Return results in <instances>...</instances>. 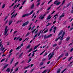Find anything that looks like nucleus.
<instances>
[{"mask_svg": "<svg viewBox=\"0 0 73 73\" xmlns=\"http://www.w3.org/2000/svg\"><path fill=\"white\" fill-rule=\"evenodd\" d=\"M5 49V48L4 47L3 48V45H2L1 48L0 49V50H1L2 51H3Z\"/></svg>", "mask_w": 73, "mask_h": 73, "instance_id": "0eeeda50", "label": "nucleus"}, {"mask_svg": "<svg viewBox=\"0 0 73 73\" xmlns=\"http://www.w3.org/2000/svg\"><path fill=\"white\" fill-rule=\"evenodd\" d=\"M61 3L60 2H58V0H56L54 2V4H56V5H58Z\"/></svg>", "mask_w": 73, "mask_h": 73, "instance_id": "f03ea898", "label": "nucleus"}, {"mask_svg": "<svg viewBox=\"0 0 73 73\" xmlns=\"http://www.w3.org/2000/svg\"><path fill=\"white\" fill-rule=\"evenodd\" d=\"M48 36H46V35H45L44 36V40H45L46 38H47Z\"/></svg>", "mask_w": 73, "mask_h": 73, "instance_id": "a211bd4d", "label": "nucleus"}, {"mask_svg": "<svg viewBox=\"0 0 73 73\" xmlns=\"http://www.w3.org/2000/svg\"><path fill=\"white\" fill-rule=\"evenodd\" d=\"M70 4H71V3H69L68 4H67V7H69Z\"/></svg>", "mask_w": 73, "mask_h": 73, "instance_id": "f704fd0d", "label": "nucleus"}, {"mask_svg": "<svg viewBox=\"0 0 73 73\" xmlns=\"http://www.w3.org/2000/svg\"><path fill=\"white\" fill-rule=\"evenodd\" d=\"M62 32H63V30H62L59 33V34H58V37H59V36H60L61 34H62Z\"/></svg>", "mask_w": 73, "mask_h": 73, "instance_id": "6e6552de", "label": "nucleus"}, {"mask_svg": "<svg viewBox=\"0 0 73 73\" xmlns=\"http://www.w3.org/2000/svg\"><path fill=\"white\" fill-rule=\"evenodd\" d=\"M30 34V33H28L26 35V36H28Z\"/></svg>", "mask_w": 73, "mask_h": 73, "instance_id": "c03bdc74", "label": "nucleus"}, {"mask_svg": "<svg viewBox=\"0 0 73 73\" xmlns=\"http://www.w3.org/2000/svg\"><path fill=\"white\" fill-rule=\"evenodd\" d=\"M18 63H19V62H17V63H16L15 65V66H16V65H17V64H18Z\"/></svg>", "mask_w": 73, "mask_h": 73, "instance_id": "37998d69", "label": "nucleus"}, {"mask_svg": "<svg viewBox=\"0 0 73 73\" xmlns=\"http://www.w3.org/2000/svg\"><path fill=\"white\" fill-rule=\"evenodd\" d=\"M48 31V29H47L46 31H45L44 33H45L46 32H47Z\"/></svg>", "mask_w": 73, "mask_h": 73, "instance_id": "4c0bfd02", "label": "nucleus"}, {"mask_svg": "<svg viewBox=\"0 0 73 73\" xmlns=\"http://www.w3.org/2000/svg\"><path fill=\"white\" fill-rule=\"evenodd\" d=\"M20 5V3H19L17 5L16 8H17V7H19V6Z\"/></svg>", "mask_w": 73, "mask_h": 73, "instance_id": "4d7b16f0", "label": "nucleus"}, {"mask_svg": "<svg viewBox=\"0 0 73 73\" xmlns=\"http://www.w3.org/2000/svg\"><path fill=\"white\" fill-rule=\"evenodd\" d=\"M66 70V68H65V69H64V70L62 72H61L60 73H63Z\"/></svg>", "mask_w": 73, "mask_h": 73, "instance_id": "cd10ccee", "label": "nucleus"}, {"mask_svg": "<svg viewBox=\"0 0 73 73\" xmlns=\"http://www.w3.org/2000/svg\"><path fill=\"white\" fill-rule=\"evenodd\" d=\"M40 3H38L37 4V5L36 6H38V5H40Z\"/></svg>", "mask_w": 73, "mask_h": 73, "instance_id": "774afa93", "label": "nucleus"}, {"mask_svg": "<svg viewBox=\"0 0 73 73\" xmlns=\"http://www.w3.org/2000/svg\"><path fill=\"white\" fill-rule=\"evenodd\" d=\"M5 58L1 60V62H3V61H5Z\"/></svg>", "mask_w": 73, "mask_h": 73, "instance_id": "473e14b6", "label": "nucleus"}, {"mask_svg": "<svg viewBox=\"0 0 73 73\" xmlns=\"http://www.w3.org/2000/svg\"><path fill=\"white\" fill-rule=\"evenodd\" d=\"M44 15H40L39 18L41 20H42V19H44Z\"/></svg>", "mask_w": 73, "mask_h": 73, "instance_id": "1a4fd4ad", "label": "nucleus"}, {"mask_svg": "<svg viewBox=\"0 0 73 73\" xmlns=\"http://www.w3.org/2000/svg\"><path fill=\"white\" fill-rule=\"evenodd\" d=\"M35 13H34L32 17V18H33L34 17V16H35Z\"/></svg>", "mask_w": 73, "mask_h": 73, "instance_id": "338daca9", "label": "nucleus"}, {"mask_svg": "<svg viewBox=\"0 0 73 73\" xmlns=\"http://www.w3.org/2000/svg\"><path fill=\"white\" fill-rule=\"evenodd\" d=\"M52 35L53 34H50L49 35L47 36V38H49V37H51V36H52Z\"/></svg>", "mask_w": 73, "mask_h": 73, "instance_id": "aec40b11", "label": "nucleus"}, {"mask_svg": "<svg viewBox=\"0 0 73 73\" xmlns=\"http://www.w3.org/2000/svg\"><path fill=\"white\" fill-rule=\"evenodd\" d=\"M56 28H57V27H55L54 28V30H55V31L56 30Z\"/></svg>", "mask_w": 73, "mask_h": 73, "instance_id": "680f3d73", "label": "nucleus"}, {"mask_svg": "<svg viewBox=\"0 0 73 73\" xmlns=\"http://www.w3.org/2000/svg\"><path fill=\"white\" fill-rule=\"evenodd\" d=\"M64 56V54H62L60 55V56H59V57L58 58V60L60 59L61 57H63Z\"/></svg>", "mask_w": 73, "mask_h": 73, "instance_id": "9b49d317", "label": "nucleus"}, {"mask_svg": "<svg viewBox=\"0 0 73 73\" xmlns=\"http://www.w3.org/2000/svg\"><path fill=\"white\" fill-rule=\"evenodd\" d=\"M65 0H64L63 1L62 5H63V4L65 3Z\"/></svg>", "mask_w": 73, "mask_h": 73, "instance_id": "2f4dec72", "label": "nucleus"}, {"mask_svg": "<svg viewBox=\"0 0 73 73\" xmlns=\"http://www.w3.org/2000/svg\"><path fill=\"white\" fill-rule=\"evenodd\" d=\"M13 51V50L12 49H11V50H10L9 53H12V52Z\"/></svg>", "mask_w": 73, "mask_h": 73, "instance_id": "6e6d98bb", "label": "nucleus"}, {"mask_svg": "<svg viewBox=\"0 0 73 73\" xmlns=\"http://www.w3.org/2000/svg\"><path fill=\"white\" fill-rule=\"evenodd\" d=\"M44 64V62H42L40 63V65H42Z\"/></svg>", "mask_w": 73, "mask_h": 73, "instance_id": "58836bf2", "label": "nucleus"}, {"mask_svg": "<svg viewBox=\"0 0 73 73\" xmlns=\"http://www.w3.org/2000/svg\"><path fill=\"white\" fill-rule=\"evenodd\" d=\"M50 8H51V7H49L48 8V9H47V11H49V9H50Z\"/></svg>", "mask_w": 73, "mask_h": 73, "instance_id": "69168bd1", "label": "nucleus"}, {"mask_svg": "<svg viewBox=\"0 0 73 73\" xmlns=\"http://www.w3.org/2000/svg\"><path fill=\"white\" fill-rule=\"evenodd\" d=\"M45 29H46V28L44 29V30L43 31H42H42H41V33H43V32H44V31H45Z\"/></svg>", "mask_w": 73, "mask_h": 73, "instance_id": "de8ad7c7", "label": "nucleus"}, {"mask_svg": "<svg viewBox=\"0 0 73 73\" xmlns=\"http://www.w3.org/2000/svg\"><path fill=\"white\" fill-rule=\"evenodd\" d=\"M51 54H52V55L50 56L48 58L49 60H50V59H51V58L53 57V55H54V52H52V54L51 53H50L48 56V57H49V56H50V55H51Z\"/></svg>", "mask_w": 73, "mask_h": 73, "instance_id": "7ed1b4c3", "label": "nucleus"}, {"mask_svg": "<svg viewBox=\"0 0 73 73\" xmlns=\"http://www.w3.org/2000/svg\"><path fill=\"white\" fill-rule=\"evenodd\" d=\"M25 2H26V0L24 1L22 3V5L24 4V3H25Z\"/></svg>", "mask_w": 73, "mask_h": 73, "instance_id": "c9c22d12", "label": "nucleus"}, {"mask_svg": "<svg viewBox=\"0 0 73 73\" xmlns=\"http://www.w3.org/2000/svg\"><path fill=\"white\" fill-rule=\"evenodd\" d=\"M23 8V6H21L19 8V9H21Z\"/></svg>", "mask_w": 73, "mask_h": 73, "instance_id": "052dcab7", "label": "nucleus"}, {"mask_svg": "<svg viewBox=\"0 0 73 73\" xmlns=\"http://www.w3.org/2000/svg\"><path fill=\"white\" fill-rule=\"evenodd\" d=\"M60 71H61V69H58L57 70V73H60Z\"/></svg>", "mask_w": 73, "mask_h": 73, "instance_id": "6ab92c4d", "label": "nucleus"}, {"mask_svg": "<svg viewBox=\"0 0 73 73\" xmlns=\"http://www.w3.org/2000/svg\"><path fill=\"white\" fill-rule=\"evenodd\" d=\"M30 48V45H29L27 47V48Z\"/></svg>", "mask_w": 73, "mask_h": 73, "instance_id": "e2e57ef3", "label": "nucleus"}, {"mask_svg": "<svg viewBox=\"0 0 73 73\" xmlns=\"http://www.w3.org/2000/svg\"><path fill=\"white\" fill-rule=\"evenodd\" d=\"M10 70H11V68H8L6 70V72H7L8 73L9 72H10Z\"/></svg>", "mask_w": 73, "mask_h": 73, "instance_id": "f8f14e48", "label": "nucleus"}, {"mask_svg": "<svg viewBox=\"0 0 73 73\" xmlns=\"http://www.w3.org/2000/svg\"><path fill=\"white\" fill-rule=\"evenodd\" d=\"M37 50H38L36 49V50L33 51V53H35V52H37Z\"/></svg>", "mask_w": 73, "mask_h": 73, "instance_id": "49530a36", "label": "nucleus"}, {"mask_svg": "<svg viewBox=\"0 0 73 73\" xmlns=\"http://www.w3.org/2000/svg\"><path fill=\"white\" fill-rule=\"evenodd\" d=\"M18 70H19V68H17L15 70V72H16V71H17Z\"/></svg>", "mask_w": 73, "mask_h": 73, "instance_id": "864d4df0", "label": "nucleus"}, {"mask_svg": "<svg viewBox=\"0 0 73 73\" xmlns=\"http://www.w3.org/2000/svg\"><path fill=\"white\" fill-rule=\"evenodd\" d=\"M41 32H42V30H40V33H38V35L37 36H40V33H41Z\"/></svg>", "mask_w": 73, "mask_h": 73, "instance_id": "7c9ffc66", "label": "nucleus"}, {"mask_svg": "<svg viewBox=\"0 0 73 73\" xmlns=\"http://www.w3.org/2000/svg\"><path fill=\"white\" fill-rule=\"evenodd\" d=\"M52 1V0H51L50 1H49L48 2V4H49L50 3H51V2Z\"/></svg>", "mask_w": 73, "mask_h": 73, "instance_id": "ea45409f", "label": "nucleus"}, {"mask_svg": "<svg viewBox=\"0 0 73 73\" xmlns=\"http://www.w3.org/2000/svg\"><path fill=\"white\" fill-rule=\"evenodd\" d=\"M47 70H45L44 71L42 72V73H46V72H47Z\"/></svg>", "mask_w": 73, "mask_h": 73, "instance_id": "bb28decb", "label": "nucleus"}, {"mask_svg": "<svg viewBox=\"0 0 73 73\" xmlns=\"http://www.w3.org/2000/svg\"><path fill=\"white\" fill-rule=\"evenodd\" d=\"M65 34V31H63L62 34V36L60 39V40H62L64 39V36Z\"/></svg>", "mask_w": 73, "mask_h": 73, "instance_id": "20e7f679", "label": "nucleus"}, {"mask_svg": "<svg viewBox=\"0 0 73 73\" xmlns=\"http://www.w3.org/2000/svg\"><path fill=\"white\" fill-rule=\"evenodd\" d=\"M13 22V21H12V20L10 21H9V25H11V23H12Z\"/></svg>", "mask_w": 73, "mask_h": 73, "instance_id": "5701e85b", "label": "nucleus"}, {"mask_svg": "<svg viewBox=\"0 0 73 73\" xmlns=\"http://www.w3.org/2000/svg\"><path fill=\"white\" fill-rule=\"evenodd\" d=\"M35 5V4L33 3L32 5L31 6V9H33V7H34V6Z\"/></svg>", "mask_w": 73, "mask_h": 73, "instance_id": "b1692460", "label": "nucleus"}, {"mask_svg": "<svg viewBox=\"0 0 73 73\" xmlns=\"http://www.w3.org/2000/svg\"><path fill=\"white\" fill-rule=\"evenodd\" d=\"M7 28H8V27L7 26H6L5 28L4 33L5 36L6 35H7Z\"/></svg>", "mask_w": 73, "mask_h": 73, "instance_id": "39448f33", "label": "nucleus"}, {"mask_svg": "<svg viewBox=\"0 0 73 73\" xmlns=\"http://www.w3.org/2000/svg\"><path fill=\"white\" fill-rule=\"evenodd\" d=\"M16 6H17V5H15V6L13 8V9H15L16 8Z\"/></svg>", "mask_w": 73, "mask_h": 73, "instance_id": "3c124183", "label": "nucleus"}, {"mask_svg": "<svg viewBox=\"0 0 73 73\" xmlns=\"http://www.w3.org/2000/svg\"><path fill=\"white\" fill-rule=\"evenodd\" d=\"M73 57L72 56L71 57L69 58V59L68 60V61H70L71 59H72V58Z\"/></svg>", "mask_w": 73, "mask_h": 73, "instance_id": "393cba45", "label": "nucleus"}, {"mask_svg": "<svg viewBox=\"0 0 73 73\" xmlns=\"http://www.w3.org/2000/svg\"><path fill=\"white\" fill-rule=\"evenodd\" d=\"M29 23V21H27L25 23H24L23 25H22V27H25V25H27Z\"/></svg>", "mask_w": 73, "mask_h": 73, "instance_id": "423d86ee", "label": "nucleus"}, {"mask_svg": "<svg viewBox=\"0 0 73 73\" xmlns=\"http://www.w3.org/2000/svg\"><path fill=\"white\" fill-rule=\"evenodd\" d=\"M73 48H72L71 49V50H70V52H73Z\"/></svg>", "mask_w": 73, "mask_h": 73, "instance_id": "13d9d810", "label": "nucleus"}, {"mask_svg": "<svg viewBox=\"0 0 73 73\" xmlns=\"http://www.w3.org/2000/svg\"><path fill=\"white\" fill-rule=\"evenodd\" d=\"M32 48H31L28 51V53H29V52H31V51H32Z\"/></svg>", "mask_w": 73, "mask_h": 73, "instance_id": "c756f323", "label": "nucleus"}, {"mask_svg": "<svg viewBox=\"0 0 73 73\" xmlns=\"http://www.w3.org/2000/svg\"><path fill=\"white\" fill-rule=\"evenodd\" d=\"M46 50H44V51L42 53H41L40 54V55H42V54L44 52H45V51Z\"/></svg>", "mask_w": 73, "mask_h": 73, "instance_id": "e433bc0d", "label": "nucleus"}, {"mask_svg": "<svg viewBox=\"0 0 73 73\" xmlns=\"http://www.w3.org/2000/svg\"><path fill=\"white\" fill-rule=\"evenodd\" d=\"M45 60H46V58H43L42 60V61L43 62L44 61H45Z\"/></svg>", "mask_w": 73, "mask_h": 73, "instance_id": "a19ab883", "label": "nucleus"}, {"mask_svg": "<svg viewBox=\"0 0 73 73\" xmlns=\"http://www.w3.org/2000/svg\"><path fill=\"white\" fill-rule=\"evenodd\" d=\"M64 16H65V13H63L61 15L60 17V18H62V17H64Z\"/></svg>", "mask_w": 73, "mask_h": 73, "instance_id": "9d476101", "label": "nucleus"}, {"mask_svg": "<svg viewBox=\"0 0 73 73\" xmlns=\"http://www.w3.org/2000/svg\"><path fill=\"white\" fill-rule=\"evenodd\" d=\"M70 39V37L69 36H68L66 38V41H69Z\"/></svg>", "mask_w": 73, "mask_h": 73, "instance_id": "412c9836", "label": "nucleus"}, {"mask_svg": "<svg viewBox=\"0 0 73 73\" xmlns=\"http://www.w3.org/2000/svg\"><path fill=\"white\" fill-rule=\"evenodd\" d=\"M13 17H15V14H13V15H12V16L11 17V19H12Z\"/></svg>", "mask_w": 73, "mask_h": 73, "instance_id": "a18cd8bd", "label": "nucleus"}, {"mask_svg": "<svg viewBox=\"0 0 73 73\" xmlns=\"http://www.w3.org/2000/svg\"><path fill=\"white\" fill-rule=\"evenodd\" d=\"M9 65V64H7L5 66H4L3 69H6V68H7V67Z\"/></svg>", "mask_w": 73, "mask_h": 73, "instance_id": "dca6fc26", "label": "nucleus"}, {"mask_svg": "<svg viewBox=\"0 0 73 73\" xmlns=\"http://www.w3.org/2000/svg\"><path fill=\"white\" fill-rule=\"evenodd\" d=\"M38 34V33L36 34L34 36V38L33 39V40H35V38H36V37H37V35Z\"/></svg>", "mask_w": 73, "mask_h": 73, "instance_id": "f3484780", "label": "nucleus"}, {"mask_svg": "<svg viewBox=\"0 0 73 73\" xmlns=\"http://www.w3.org/2000/svg\"><path fill=\"white\" fill-rule=\"evenodd\" d=\"M5 4H3L2 6V8H4V7H5Z\"/></svg>", "mask_w": 73, "mask_h": 73, "instance_id": "72a5a7b5", "label": "nucleus"}, {"mask_svg": "<svg viewBox=\"0 0 73 73\" xmlns=\"http://www.w3.org/2000/svg\"><path fill=\"white\" fill-rule=\"evenodd\" d=\"M68 53H67L65 54V56H68Z\"/></svg>", "mask_w": 73, "mask_h": 73, "instance_id": "09e8293b", "label": "nucleus"}, {"mask_svg": "<svg viewBox=\"0 0 73 73\" xmlns=\"http://www.w3.org/2000/svg\"><path fill=\"white\" fill-rule=\"evenodd\" d=\"M61 37V36H60L58 38H56V39L55 40V41H57L58 40V39H60V38Z\"/></svg>", "mask_w": 73, "mask_h": 73, "instance_id": "4be33fe9", "label": "nucleus"}, {"mask_svg": "<svg viewBox=\"0 0 73 73\" xmlns=\"http://www.w3.org/2000/svg\"><path fill=\"white\" fill-rule=\"evenodd\" d=\"M40 45V44H39L38 45H37V46H35V47H34V49H35H35H36V48H37V47H38V46Z\"/></svg>", "mask_w": 73, "mask_h": 73, "instance_id": "ddd939ff", "label": "nucleus"}, {"mask_svg": "<svg viewBox=\"0 0 73 73\" xmlns=\"http://www.w3.org/2000/svg\"><path fill=\"white\" fill-rule=\"evenodd\" d=\"M15 5V3H13L12 5H11V6H10L9 7V8H12V7H13V5Z\"/></svg>", "mask_w": 73, "mask_h": 73, "instance_id": "2eb2a0df", "label": "nucleus"}, {"mask_svg": "<svg viewBox=\"0 0 73 73\" xmlns=\"http://www.w3.org/2000/svg\"><path fill=\"white\" fill-rule=\"evenodd\" d=\"M52 17H50V15H49L47 18V20H49Z\"/></svg>", "mask_w": 73, "mask_h": 73, "instance_id": "4468645a", "label": "nucleus"}, {"mask_svg": "<svg viewBox=\"0 0 73 73\" xmlns=\"http://www.w3.org/2000/svg\"><path fill=\"white\" fill-rule=\"evenodd\" d=\"M57 46V44H53V47H54V46Z\"/></svg>", "mask_w": 73, "mask_h": 73, "instance_id": "8fccbe9b", "label": "nucleus"}, {"mask_svg": "<svg viewBox=\"0 0 73 73\" xmlns=\"http://www.w3.org/2000/svg\"><path fill=\"white\" fill-rule=\"evenodd\" d=\"M23 54V52H22L21 54H20V55H19V57H20V58L21 56H22V55Z\"/></svg>", "mask_w": 73, "mask_h": 73, "instance_id": "c85d7f7f", "label": "nucleus"}, {"mask_svg": "<svg viewBox=\"0 0 73 73\" xmlns=\"http://www.w3.org/2000/svg\"><path fill=\"white\" fill-rule=\"evenodd\" d=\"M8 18V17L7 16L5 18V19L4 21H5V20Z\"/></svg>", "mask_w": 73, "mask_h": 73, "instance_id": "0e129e2a", "label": "nucleus"}, {"mask_svg": "<svg viewBox=\"0 0 73 73\" xmlns=\"http://www.w3.org/2000/svg\"><path fill=\"white\" fill-rule=\"evenodd\" d=\"M36 29H34V30H33L31 32L32 33H34V32H35V31H36Z\"/></svg>", "mask_w": 73, "mask_h": 73, "instance_id": "a878e982", "label": "nucleus"}, {"mask_svg": "<svg viewBox=\"0 0 73 73\" xmlns=\"http://www.w3.org/2000/svg\"><path fill=\"white\" fill-rule=\"evenodd\" d=\"M31 60H32V59H30L29 60V61L28 62H27L28 63H29V62H30V61H31Z\"/></svg>", "mask_w": 73, "mask_h": 73, "instance_id": "603ef678", "label": "nucleus"}, {"mask_svg": "<svg viewBox=\"0 0 73 73\" xmlns=\"http://www.w3.org/2000/svg\"><path fill=\"white\" fill-rule=\"evenodd\" d=\"M35 26H34L31 29V30L32 31V30H33V29L34 28H35Z\"/></svg>", "mask_w": 73, "mask_h": 73, "instance_id": "5fc2aeb1", "label": "nucleus"}, {"mask_svg": "<svg viewBox=\"0 0 73 73\" xmlns=\"http://www.w3.org/2000/svg\"><path fill=\"white\" fill-rule=\"evenodd\" d=\"M47 54H48V52H46V53H45L44 55L43 56H46V55Z\"/></svg>", "mask_w": 73, "mask_h": 73, "instance_id": "bf43d9fd", "label": "nucleus"}, {"mask_svg": "<svg viewBox=\"0 0 73 73\" xmlns=\"http://www.w3.org/2000/svg\"><path fill=\"white\" fill-rule=\"evenodd\" d=\"M18 63H19V62H17V63H16L15 65V66H16V65H17V64H18Z\"/></svg>", "mask_w": 73, "mask_h": 73, "instance_id": "79ce46f5", "label": "nucleus"}, {"mask_svg": "<svg viewBox=\"0 0 73 73\" xmlns=\"http://www.w3.org/2000/svg\"><path fill=\"white\" fill-rule=\"evenodd\" d=\"M33 10L29 14L27 13L26 14H25L24 15H23L22 17H25V16H29V15H32V13H33Z\"/></svg>", "mask_w": 73, "mask_h": 73, "instance_id": "f257e3e1", "label": "nucleus"}]
</instances>
